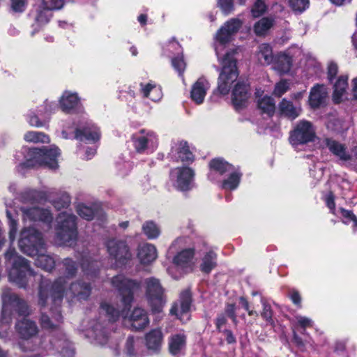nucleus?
<instances>
[{
  "label": "nucleus",
  "instance_id": "obj_56",
  "mask_svg": "<svg viewBox=\"0 0 357 357\" xmlns=\"http://www.w3.org/2000/svg\"><path fill=\"white\" fill-rule=\"evenodd\" d=\"M11 8L14 12L22 13L24 11L27 0H10Z\"/></svg>",
  "mask_w": 357,
  "mask_h": 357
},
{
  "label": "nucleus",
  "instance_id": "obj_53",
  "mask_svg": "<svg viewBox=\"0 0 357 357\" xmlns=\"http://www.w3.org/2000/svg\"><path fill=\"white\" fill-rule=\"evenodd\" d=\"M290 7L295 12H303L309 5L308 0H288Z\"/></svg>",
  "mask_w": 357,
  "mask_h": 357
},
{
  "label": "nucleus",
  "instance_id": "obj_9",
  "mask_svg": "<svg viewBox=\"0 0 357 357\" xmlns=\"http://www.w3.org/2000/svg\"><path fill=\"white\" fill-rule=\"evenodd\" d=\"M131 141L135 151L139 153H151L158 146V137L150 130L142 129L134 133Z\"/></svg>",
  "mask_w": 357,
  "mask_h": 357
},
{
  "label": "nucleus",
  "instance_id": "obj_7",
  "mask_svg": "<svg viewBox=\"0 0 357 357\" xmlns=\"http://www.w3.org/2000/svg\"><path fill=\"white\" fill-rule=\"evenodd\" d=\"M109 320H94L85 331V337L94 345L104 346L111 338L114 330V321L109 314L106 313Z\"/></svg>",
  "mask_w": 357,
  "mask_h": 357
},
{
  "label": "nucleus",
  "instance_id": "obj_31",
  "mask_svg": "<svg viewBox=\"0 0 357 357\" xmlns=\"http://www.w3.org/2000/svg\"><path fill=\"white\" fill-rule=\"evenodd\" d=\"M52 12L40 3L31 11V16L33 18L38 26H42L50 22L52 17Z\"/></svg>",
  "mask_w": 357,
  "mask_h": 357
},
{
  "label": "nucleus",
  "instance_id": "obj_29",
  "mask_svg": "<svg viewBox=\"0 0 357 357\" xmlns=\"http://www.w3.org/2000/svg\"><path fill=\"white\" fill-rule=\"evenodd\" d=\"M6 216L10 227L9 238L11 242H13L17 231V208L13 204V202H6Z\"/></svg>",
  "mask_w": 357,
  "mask_h": 357
},
{
  "label": "nucleus",
  "instance_id": "obj_17",
  "mask_svg": "<svg viewBox=\"0 0 357 357\" xmlns=\"http://www.w3.org/2000/svg\"><path fill=\"white\" fill-rule=\"evenodd\" d=\"M61 109L66 113H79L84 109L77 93L66 91L59 100Z\"/></svg>",
  "mask_w": 357,
  "mask_h": 357
},
{
  "label": "nucleus",
  "instance_id": "obj_42",
  "mask_svg": "<svg viewBox=\"0 0 357 357\" xmlns=\"http://www.w3.org/2000/svg\"><path fill=\"white\" fill-rule=\"evenodd\" d=\"M185 345V337L183 335H173L169 341V351L173 355L178 354Z\"/></svg>",
  "mask_w": 357,
  "mask_h": 357
},
{
  "label": "nucleus",
  "instance_id": "obj_15",
  "mask_svg": "<svg viewBox=\"0 0 357 357\" xmlns=\"http://www.w3.org/2000/svg\"><path fill=\"white\" fill-rule=\"evenodd\" d=\"M191 294L188 290L183 291L178 301L172 305L170 313L175 315L181 322L185 323L190 319Z\"/></svg>",
  "mask_w": 357,
  "mask_h": 357
},
{
  "label": "nucleus",
  "instance_id": "obj_2",
  "mask_svg": "<svg viewBox=\"0 0 357 357\" xmlns=\"http://www.w3.org/2000/svg\"><path fill=\"white\" fill-rule=\"evenodd\" d=\"M112 284L121 296V306L115 307L109 303H102V311L109 314L114 321H116L121 317L124 319L125 324L130 326L133 330H142L146 327L149 324V319L144 310L139 307L135 308L129 315L133 294L140 289V282L128 279L123 275H119L112 279Z\"/></svg>",
  "mask_w": 357,
  "mask_h": 357
},
{
  "label": "nucleus",
  "instance_id": "obj_25",
  "mask_svg": "<svg viewBox=\"0 0 357 357\" xmlns=\"http://www.w3.org/2000/svg\"><path fill=\"white\" fill-rule=\"evenodd\" d=\"M52 192L46 191H38L32 189L24 190L20 197V199L23 203L40 202L42 200H47L52 197Z\"/></svg>",
  "mask_w": 357,
  "mask_h": 357
},
{
  "label": "nucleus",
  "instance_id": "obj_61",
  "mask_svg": "<svg viewBox=\"0 0 357 357\" xmlns=\"http://www.w3.org/2000/svg\"><path fill=\"white\" fill-rule=\"evenodd\" d=\"M337 66L336 63L331 62L328 66V77L330 81L335 77L337 73Z\"/></svg>",
  "mask_w": 357,
  "mask_h": 357
},
{
  "label": "nucleus",
  "instance_id": "obj_41",
  "mask_svg": "<svg viewBox=\"0 0 357 357\" xmlns=\"http://www.w3.org/2000/svg\"><path fill=\"white\" fill-rule=\"evenodd\" d=\"M140 340L137 337L130 336L128 337L126 345L125 351L130 357H138L140 354L139 347Z\"/></svg>",
  "mask_w": 357,
  "mask_h": 357
},
{
  "label": "nucleus",
  "instance_id": "obj_63",
  "mask_svg": "<svg viewBox=\"0 0 357 357\" xmlns=\"http://www.w3.org/2000/svg\"><path fill=\"white\" fill-rule=\"evenodd\" d=\"M224 333L226 335V340L229 344H232L236 342V338L231 331L225 330Z\"/></svg>",
  "mask_w": 357,
  "mask_h": 357
},
{
  "label": "nucleus",
  "instance_id": "obj_59",
  "mask_svg": "<svg viewBox=\"0 0 357 357\" xmlns=\"http://www.w3.org/2000/svg\"><path fill=\"white\" fill-rule=\"evenodd\" d=\"M289 296L291 301L298 307H301V296L299 292L296 289H291L289 292Z\"/></svg>",
  "mask_w": 357,
  "mask_h": 357
},
{
  "label": "nucleus",
  "instance_id": "obj_21",
  "mask_svg": "<svg viewBox=\"0 0 357 357\" xmlns=\"http://www.w3.org/2000/svg\"><path fill=\"white\" fill-rule=\"evenodd\" d=\"M145 345L151 354H157L160 351L162 342L163 334L160 328L151 330L145 335Z\"/></svg>",
  "mask_w": 357,
  "mask_h": 357
},
{
  "label": "nucleus",
  "instance_id": "obj_20",
  "mask_svg": "<svg viewBox=\"0 0 357 357\" xmlns=\"http://www.w3.org/2000/svg\"><path fill=\"white\" fill-rule=\"evenodd\" d=\"M15 330L21 339L28 340L35 336L38 328L36 324L28 319H22L15 324Z\"/></svg>",
  "mask_w": 357,
  "mask_h": 357
},
{
  "label": "nucleus",
  "instance_id": "obj_28",
  "mask_svg": "<svg viewBox=\"0 0 357 357\" xmlns=\"http://www.w3.org/2000/svg\"><path fill=\"white\" fill-rule=\"evenodd\" d=\"M167 50L169 52L175 50L178 53L177 56L172 59V64L173 68L178 72V75L181 76L185 69L186 64L183 59L181 45L176 41H171L168 45Z\"/></svg>",
  "mask_w": 357,
  "mask_h": 357
},
{
  "label": "nucleus",
  "instance_id": "obj_12",
  "mask_svg": "<svg viewBox=\"0 0 357 357\" xmlns=\"http://www.w3.org/2000/svg\"><path fill=\"white\" fill-rule=\"evenodd\" d=\"M315 137V131L310 121L302 120L298 122L291 132L289 142L296 149L300 145L312 142Z\"/></svg>",
  "mask_w": 357,
  "mask_h": 357
},
{
  "label": "nucleus",
  "instance_id": "obj_43",
  "mask_svg": "<svg viewBox=\"0 0 357 357\" xmlns=\"http://www.w3.org/2000/svg\"><path fill=\"white\" fill-rule=\"evenodd\" d=\"M259 109L264 114L272 116L275 112V102L270 96H264L257 100Z\"/></svg>",
  "mask_w": 357,
  "mask_h": 357
},
{
  "label": "nucleus",
  "instance_id": "obj_55",
  "mask_svg": "<svg viewBox=\"0 0 357 357\" xmlns=\"http://www.w3.org/2000/svg\"><path fill=\"white\" fill-rule=\"evenodd\" d=\"M298 325L303 328L302 333L306 334L305 328L312 326L313 321L308 317L297 315L295 317Z\"/></svg>",
  "mask_w": 357,
  "mask_h": 357
},
{
  "label": "nucleus",
  "instance_id": "obj_44",
  "mask_svg": "<svg viewBox=\"0 0 357 357\" xmlns=\"http://www.w3.org/2000/svg\"><path fill=\"white\" fill-rule=\"evenodd\" d=\"M24 139L27 142L32 143H48L49 137L42 132L29 131L24 135Z\"/></svg>",
  "mask_w": 357,
  "mask_h": 357
},
{
  "label": "nucleus",
  "instance_id": "obj_32",
  "mask_svg": "<svg viewBox=\"0 0 357 357\" xmlns=\"http://www.w3.org/2000/svg\"><path fill=\"white\" fill-rule=\"evenodd\" d=\"M100 263L93 259L91 256L84 255L82 257L80 267L86 276H96L99 271Z\"/></svg>",
  "mask_w": 357,
  "mask_h": 357
},
{
  "label": "nucleus",
  "instance_id": "obj_62",
  "mask_svg": "<svg viewBox=\"0 0 357 357\" xmlns=\"http://www.w3.org/2000/svg\"><path fill=\"white\" fill-rule=\"evenodd\" d=\"M227 319L225 314H220L218 316L215 321L216 328L219 331H221V328L226 324Z\"/></svg>",
  "mask_w": 357,
  "mask_h": 357
},
{
  "label": "nucleus",
  "instance_id": "obj_8",
  "mask_svg": "<svg viewBox=\"0 0 357 357\" xmlns=\"http://www.w3.org/2000/svg\"><path fill=\"white\" fill-rule=\"evenodd\" d=\"M18 245L23 253L34 257L39 252H43L45 243L41 233L29 227H24L21 231Z\"/></svg>",
  "mask_w": 357,
  "mask_h": 357
},
{
  "label": "nucleus",
  "instance_id": "obj_24",
  "mask_svg": "<svg viewBox=\"0 0 357 357\" xmlns=\"http://www.w3.org/2000/svg\"><path fill=\"white\" fill-rule=\"evenodd\" d=\"M172 154L177 160L183 162H192L194 160V155L190 150L188 143L181 141L175 144L172 149Z\"/></svg>",
  "mask_w": 357,
  "mask_h": 357
},
{
  "label": "nucleus",
  "instance_id": "obj_36",
  "mask_svg": "<svg viewBox=\"0 0 357 357\" xmlns=\"http://www.w3.org/2000/svg\"><path fill=\"white\" fill-rule=\"evenodd\" d=\"M257 58L261 65H269L273 63L275 58L273 55L272 47L266 43L260 45L257 52Z\"/></svg>",
  "mask_w": 357,
  "mask_h": 357
},
{
  "label": "nucleus",
  "instance_id": "obj_16",
  "mask_svg": "<svg viewBox=\"0 0 357 357\" xmlns=\"http://www.w3.org/2000/svg\"><path fill=\"white\" fill-rule=\"evenodd\" d=\"M172 261L175 267L182 273L192 271L195 266L194 249L182 250L174 257Z\"/></svg>",
  "mask_w": 357,
  "mask_h": 357
},
{
  "label": "nucleus",
  "instance_id": "obj_3",
  "mask_svg": "<svg viewBox=\"0 0 357 357\" xmlns=\"http://www.w3.org/2000/svg\"><path fill=\"white\" fill-rule=\"evenodd\" d=\"M241 25L242 22L239 19H230L221 26L215 36V50L221 66L218 89L222 95H226L229 92L231 84L238 77V71L236 67V59L234 57L235 52H227L221 57L220 51L231 40L232 36L238 32Z\"/></svg>",
  "mask_w": 357,
  "mask_h": 357
},
{
  "label": "nucleus",
  "instance_id": "obj_50",
  "mask_svg": "<svg viewBox=\"0 0 357 357\" xmlns=\"http://www.w3.org/2000/svg\"><path fill=\"white\" fill-rule=\"evenodd\" d=\"M267 10V6L264 0H255L251 9L253 17H259Z\"/></svg>",
  "mask_w": 357,
  "mask_h": 357
},
{
  "label": "nucleus",
  "instance_id": "obj_49",
  "mask_svg": "<svg viewBox=\"0 0 357 357\" xmlns=\"http://www.w3.org/2000/svg\"><path fill=\"white\" fill-rule=\"evenodd\" d=\"M77 214L83 219L91 220L95 215V211L91 206L83 204H79L76 207Z\"/></svg>",
  "mask_w": 357,
  "mask_h": 357
},
{
  "label": "nucleus",
  "instance_id": "obj_60",
  "mask_svg": "<svg viewBox=\"0 0 357 357\" xmlns=\"http://www.w3.org/2000/svg\"><path fill=\"white\" fill-rule=\"evenodd\" d=\"M334 200L335 197L331 192H330L325 197L326 204L332 213H335V204Z\"/></svg>",
  "mask_w": 357,
  "mask_h": 357
},
{
  "label": "nucleus",
  "instance_id": "obj_57",
  "mask_svg": "<svg viewBox=\"0 0 357 357\" xmlns=\"http://www.w3.org/2000/svg\"><path fill=\"white\" fill-rule=\"evenodd\" d=\"M263 310L261 312V316L266 321L270 322L272 320V310L269 304L263 302Z\"/></svg>",
  "mask_w": 357,
  "mask_h": 357
},
{
  "label": "nucleus",
  "instance_id": "obj_22",
  "mask_svg": "<svg viewBox=\"0 0 357 357\" xmlns=\"http://www.w3.org/2000/svg\"><path fill=\"white\" fill-rule=\"evenodd\" d=\"M278 109L281 115L291 120L299 116L302 110L298 102L294 104L286 98H283L279 103Z\"/></svg>",
  "mask_w": 357,
  "mask_h": 357
},
{
  "label": "nucleus",
  "instance_id": "obj_23",
  "mask_svg": "<svg viewBox=\"0 0 357 357\" xmlns=\"http://www.w3.org/2000/svg\"><path fill=\"white\" fill-rule=\"evenodd\" d=\"M208 89L209 83L205 79L199 78L192 86L191 99L197 105L202 104Z\"/></svg>",
  "mask_w": 357,
  "mask_h": 357
},
{
  "label": "nucleus",
  "instance_id": "obj_52",
  "mask_svg": "<svg viewBox=\"0 0 357 357\" xmlns=\"http://www.w3.org/2000/svg\"><path fill=\"white\" fill-rule=\"evenodd\" d=\"M218 7L223 14L227 15L234 10V0H218Z\"/></svg>",
  "mask_w": 357,
  "mask_h": 357
},
{
  "label": "nucleus",
  "instance_id": "obj_4",
  "mask_svg": "<svg viewBox=\"0 0 357 357\" xmlns=\"http://www.w3.org/2000/svg\"><path fill=\"white\" fill-rule=\"evenodd\" d=\"M1 300L0 337L6 338L8 336V330L12 321L13 311L15 310L20 315H27L29 314V309L25 301L12 292L9 288L3 289Z\"/></svg>",
  "mask_w": 357,
  "mask_h": 357
},
{
  "label": "nucleus",
  "instance_id": "obj_47",
  "mask_svg": "<svg viewBox=\"0 0 357 357\" xmlns=\"http://www.w3.org/2000/svg\"><path fill=\"white\" fill-rule=\"evenodd\" d=\"M62 264L65 269V273L66 274L65 278L66 279L75 276L79 267L76 261L70 258H66L62 261Z\"/></svg>",
  "mask_w": 357,
  "mask_h": 357
},
{
  "label": "nucleus",
  "instance_id": "obj_35",
  "mask_svg": "<svg viewBox=\"0 0 357 357\" xmlns=\"http://www.w3.org/2000/svg\"><path fill=\"white\" fill-rule=\"evenodd\" d=\"M45 245L43 252H39L38 254L34 256L36 257L35 259V264L37 266L40 267L42 269L50 271L54 268L55 260L52 256L45 254Z\"/></svg>",
  "mask_w": 357,
  "mask_h": 357
},
{
  "label": "nucleus",
  "instance_id": "obj_37",
  "mask_svg": "<svg viewBox=\"0 0 357 357\" xmlns=\"http://www.w3.org/2000/svg\"><path fill=\"white\" fill-rule=\"evenodd\" d=\"M141 90L143 96L149 98L152 101H159L162 97V92L160 86L148 83L147 84H141Z\"/></svg>",
  "mask_w": 357,
  "mask_h": 357
},
{
  "label": "nucleus",
  "instance_id": "obj_5",
  "mask_svg": "<svg viewBox=\"0 0 357 357\" xmlns=\"http://www.w3.org/2000/svg\"><path fill=\"white\" fill-rule=\"evenodd\" d=\"M22 153L24 155V161L18 165L19 172L24 167L45 166L52 170L58 167L57 157L60 155V151L55 146L49 149L23 147Z\"/></svg>",
  "mask_w": 357,
  "mask_h": 357
},
{
  "label": "nucleus",
  "instance_id": "obj_54",
  "mask_svg": "<svg viewBox=\"0 0 357 357\" xmlns=\"http://www.w3.org/2000/svg\"><path fill=\"white\" fill-rule=\"evenodd\" d=\"M289 89V84L287 80H281L276 84L273 94L277 97H281Z\"/></svg>",
  "mask_w": 357,
  "mask_h": 357
},
{
  "label": "nucleus",
  "instance_id": "obj_18",
  "mask_svg": "<svg viewBox=\"0 0 357 357\" xmlns=\"http://www.w3.org/2000/svg\"><path fill=\"white\" fill-rule=\"evenodd\" d=\"M75 137L80 141L95 143L100 139V132L96 125L86 121L84 126H78L75 128Z\"/></svg>",
  "mask_w": 357,
  "mask_h": 357
},
{
  "label": "nucleus",
  "instance_id": "obj_11",
  "mask_svg": "<svg viewBox=\"0 0 357 357\" xmlns=\"http://www.w3.org/2000/svg\"><path fill=\"white\" fill-rule=\"evenodd\" d=\"M107 252L115 267L126 264L132 257V254L126 242L116 238L109 239L106 243Z\"/></svg>",
  "mask_w": 357,
  "mask_h": 357
},
{
  "label": "nucleus",
  "instance_id": "obj_40",
  "mask_svg": "<svg viewBox=\"0 0 357 357\" xmlns=\"http://www.w3.org/2000/svg\"><path fill=\"white\" fill-rule=\"evenodd\" d=\"M228 173L229 176L222 181V188L226 190H234L238 188L242 174L234 169Z\"/></svg>",
  "mask_w": 357,
  "mask_h": 357
},
{
  "label": "nucleus",
  "instance_id": "obj_48",
  "mask_svg": "<svg viewBox=\"0 0 357 357\" xmlns=\"http://www.w3.org/2000/svg\"><path fill=\"white\" fill-rule=\"evenodd\" d=\"M273 25V20L268 17L261 18L255 25V32L258 36L264 35Z\"/></svg>",
  "mask_w": 357,
  "mask_h": 357
},
{
  "label": "nucleus",
  "instance_id": "obj_34",
  "mask_svg": "<svg viewBox=\"0 0 357 357\" xmlns=\"http://www.w3.org/2000/svg\"><path fill=\"white\" fill-rule=\"evenodd\" d=\"M291 58L286 54H279L273 61V69L280 74L287 73L291 68Z\"/></svg>",
  "mask_w": 357,
  "mask_h": 357
},
{
  "label": "nucleus",
  "instance_id": "obj_19",
  "mask_svg": "<svg viewBox=\"0 0 357 357\" xmlns=\"http://www.w3.org/2000/svg\"><path fill=\"white\" fill-rule=\"evenodd\" d=\"M249 97L248 85L244 82H238L231 93V100L235 109L239 110L245 107Z\"/></svg>",
  "mask_w": 357,
  "mask_h": 357
},
{
  "label": "nucleus",
  "instance_id": "obj_13",
  "mask_svg": "<svg viewBox=\"0 0 357 357\" xmlns=\"http://www.w3.org/2000/svg\"><path fill=\"white\" fill-rule=\"evenodd\" d=\"M194 176L193 169L186 167L175 168L170 173L172 185L180 191H188L194 187Z\"/></svg>",
  "mask_w": 357,
  "mask_h": 357
},
{
  "label": "nucleus",
  "instance_id": "obj_51",
  "mask_svg": "<svg viewBox=\"0 0 357 357\" xmlns=\"http://www.w3.org/2000/svg\"><path fill=\"white\" fill-rule=\"evenodd\" d=\"M43 113V111L40 109L38 111V114H36L33 112H30L27 115V121L30 126H34V127H43L45 125V121L40 120L38 115H42Z\"/></svg>",
  "mask_w": 357,
  "mask_h": 357
},
{
  "label": "nucleus",
  "instance_id": "obj_58",
  "mask_svg": "<svg viewBox=\"0 0 357 357\" xmlns=\"http://www.w3.org/2000/svg\"><path fill=\"white\" fill-rule=\"evenodd\" d=\"M225 312L227 315L231 319L234 324L237 323V318L236 315V307L234 304H227L225 307Z\"/></svg>",
  "mask_w": 357,
  "mask_h": 357
},
{
  "label": "nucleus",
  "instance_id": "obj_1",
  "mask_svg": "<svg viewBox=\"0 0 357 357\" xmlns=\"http://www.w3.org/2000/svg\"><path fill=\"white\" fill-rule=\"evenodd\" d=\"M5 264L8 272V280L20 288H26L34 281L40 280L39 287V303L45 307L51 304L50 311L42 312L40 325L43 328L51 330V333L38 340V344L29 347V350L41 349L47 352L55 351L63 357H73L75 350L73 344L69 341L66 334L59 327L62 321L60 304L63 297L68 301L77 298L79 301L86 300L91 294V287L89 283L77 280L68 284L66 278L59 277L53 284L48 280L37 275L31 268L27 259L19 255L15 249L10 247L4 253ZM23 351L28 349L23 348Z\"/></svg>",
  "mask_w": 357,
  "mask_h": 357
},
{
  "label": "nucleus",
  "instance_id": "obj_6",
  "mask_svg": "<svg viewBox=\"0 0 357 357\" xmlns=\"http://www.w3.org/2000/svg\"><path fill=\"white\" fill-rule=\"evenodd\" d=\"M77 217L71 211L59 213L56 218V238L59 245H71L78 235Z\"/></svg>",
  "mask_w": 357,
  "mask_h": 357
},
{
  "label": "nucleus",
  "instance_id": "obj_64",
  "mask_svg": "<svg viewBox=\"0 0 357 357\" xmlns=\"http://www.w3.org/2000/svg\"><path fill=\"white\" fill-rule=\"evenodd\" d=\"M349 162L357 164V146L352 149L351 160H349Z\"/></svg>",
  "mask_w": 357,
  "mask_h": 357
},
{
  "label": "nucleus",
  "instance_id": "obj_39",
  "mask_svg": "<svg viewBox=\"0 0 357 357\" xmlns=\"http://www.w3.org/2000/svg\"><path fill=\"white\" fill-rule=\"evenodd\" d=\"M347 76H340L334 84L333 100L335 102H340L346 94L348 87Z\"/></svg>",
  "mask_w": 357,
  "mask_h": 357
},
{
  "label": "nucleus",
  "instance_id": "obj_30",
  "mask_svg": "<svg viewBox=\"0 0 357 357\" xmlns=\"http://www.w3.org/2000/svg\"><path fill=\"white\" fill-rule=\"evenodd\" d=\"M327 96V89L323 84H317L310 91L309 97L310 105L313 108H317L324 103Z\"/></svg>",
  "mask_w": 357,
  "mask_h": 357
},
{
  "label": "nucleus",
  "instance_id": "obj_27",
  "mask_svg": "<svg viewBox=\"0 0 357 357\" xmlns=\"http://www.w3.org/2000/svg\"><path fill=\"white\" fill-rule=\"evenodd\" d=\"M326 144L330 151L341 161L349 162L351 160V153L344 144L331 139H326Z\"/></svg>",
  "mask_w": 357,
  "mask_h": 357
},
{
  "label": "nucleus",
  "instance_id": "obj_26",
  "mask_svg": "<svg viewBox=\"0 0 357 357\" xmlns=\"http://www.w3.org/2000/svg\"><path fill=\"white\" fill-rule=\"evenodd\" d=\"M158 257L156 248L150 243H144L139 246L137 258L141 264L146 265L153 262Z\"/></svg>",
  "mask_w": 357,
  "mask_h": 357
},
{
  "label": "nucleus",
  "instance_id": "obj_46",
  "mask_svg": "<svg viewBox=\"0 0 357 357\" xmlns=\"http://www.w3.org/2000/svg\"><path fill=\"white\" fill-rule=\"evenodd\" d=\"M70 197L66 192H60L58 197L51 200L52 205L57 210L68 208L70 204Z\"/></svg>",
  "mask_w": 357,
  "mask_h": 357
},
{
  "label": "nucleus",
  "instance_id": "obj_45",
  "mask_svg": "<svg viewBox=\"0 0 357 357\" xmlns=\"http://www.w3.org/2000/svg\"><path fill=\"white\" fill-rule=\"evenodd\" d=\"M144 234L149 239H154L158 237L160 233V228L153 221H147L142 226Z\"/></svg>",
  "mask_w": 357,
  "mask_h": 357
},
{
  "label": "nucleus",
  "instance_id": "obj_38",
  "mask_svg": "<svg viewBox=\"0 0 357 357\" xmlns=\"http://www.w3.org/2000/svg\"><path fill=\"white\" fill-rule=\"evenodd\" d=\"M209 165L211 172L208 175V178L211 180L213 179L212 176L215 172H218L220 174H223L226 172H230L234 169L231 165L220 158L213 159L211 161Z\"/></svg>",
  "mask_w": 357,
  "mask_h": 357
},
{
  "label": "nucleus",
  "instance_id": "obj_33",
  "mask_svg": "<svg viewBox=\"0 0 357 357\" xmlns=\"http://www.w3.org/2000/svg\"><path fill=\"white\" fill-rule=\"evenodd\" d=\"M217 266V254L212 250L206 251L201 259L200 270L209 273Z\"/></svg>",
  "mask_w": 357,
  "mask_h": 357
},
{
  "label": "nucleus",
  "instance_id": "obj_10",
  "mask_svg": "<svg viewBox=\"0 0 357 357\" xmlns=\"http://www.w3.org/2000/svg\"><path fill=\"white\" fill-rule=\"evenodd\" d=\"M146 295L148 302L153 313H159L162 311L165 298L164 290L159 280L155 278H149L145 280Z\"/></svg>",
  "mask_w": 357,
  "mask_h": 357
},
{
  "label": "nucleus",
  "instance_id": "obj_14",
  "mask_svg": "<svg viewBox=\"0 0 357 357\" xmlns=\"http://www.w3.org/2000/svg\"><path fill=\"white\" fill-rule=\"evenodd\" d=\"M20 210L22 213V219L24 224H35L40 222L50 227L52 222L53 216L48 208L38 206H22Z\"/></svg>",
  "mask_w": 357,
  "mask_h": 357
}]
</instances>
